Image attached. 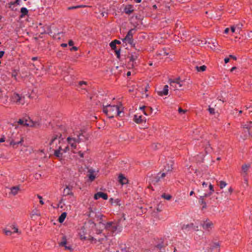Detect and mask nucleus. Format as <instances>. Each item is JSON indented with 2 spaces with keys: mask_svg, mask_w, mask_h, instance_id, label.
Masks as SVG:
<instances>
[{
  "mask_svg": "<svg viewBox=\"0 0 252 252\" xmlns=\"http://www.w3.org/2000/svg\"><path fill=\"white\" fill-rule=\"evenodd\" d=\"M81 136H83L82 133H73L68 137L67 138V141L68 145L63 148V153H66L71 150L73 153H75L74 150L77 148V143H79L81 142L82 140Z\"/></svg>",
  "mask_w": 252,
  "mask_h": 252,
  "instance_id": "f257e3e1",
  "label": "nucleus"
},
{
  "mask_svg": "<svg viewBox=\"0 0 252 252\" xmlns=\"http://www.w3.org/2000/svg\"><path fill=\"white\" fill-rule=\"evenodd\" d=\"M103 111L109 118H112L115 116L122 117L123 116V112L120 110V107L116 105H103Z\"/></svg>",
  "mask_w": 252,
  "mask_h": 252,
  "instance_id": "f03ea898",
  "label": "nucleus"
},
{
  "mask_svg": "<svg viewBox=\"0 0 252 252\" xmlns=\"http://www.w3.org/2000/svg\"><path fill=\"white\" fill-rule=\"evenodd\" d=\"M60 143L59 137L56 136L54 137L50 142V149H52L54 152L55 155L58 157L62 156L63 153V149L62 146L58 145Z\"/></svg>",
  "mask_w": 252,
  "mask_h": 252,
  "instance_id": "7ed1b4c3",
  "label": "nucleus"
},
{
  "mask_svg": "<svg viewBox=\"0 0 252 252\" xmlns=\"http://www.w3.org/2000/svg\"><path fill=\"white\" fill-rule=\"evenodd\" d=\"M99 223H102L104 225V228L108 231H110L112 234H116L120 232L122 230V227L119 224L115 222H108L104 224L100 221Z\"/></svg>",
  "mask_w": 252,
  "mask_h": 252,
  "instance_id": "20e7f679",
  "label": "nucleus"
},
{
  "mask_svg": "<svg viewBox=\"0 0 252 252\" xmlns=\"http://www.w3.org/2000/svg\"><path fill=\"white\" fill-rule=\"evenodd\" d=\"M242 128L244 131L248 130V133L244 134L243 135H240L241 138L245 140L251 137V130L252 128V122H247L246 124L242 125Z\"/></svg>",
  "mask_w": 252,
  "mask_h": 252,
  "instance_id": "39448f33",
  "label": "nucleus"
},
{
  "mask_svg": "<svg viewBox=\"0 0 252 252\" xmlns=\"http://www.w3.org/2000/svg\"><path fill=\"white\" fill-rule=\"evenodd\" d=\"M11 100L18 105H23L25 103V97L20 96L19 94L17 93H14L13 94V95L11 96Z\"/></svg>",
  "mask_w": 252,
  "mask_h": 252,
  "instance_id": "423d86ee",
  "label": "nucleus"
},
{
  "mask_svg": "<svg viewBox=\"0 0 252 252\" xmlns=\"http://www.w3.org/2000/svg\"><path fill=\"white\" fill-rule=\"evenodd\" d=\"M18 124L20 125L27 126H34V123L30 119H20L18 121Z\"/></svg>",
  "mask_w": 252,
  "mask_h": 252,
  "instance_id": "0eeeda50",
  "label": "nucleus"
},
{
  "mask_svg": "<svg viewBox=\"0 0 252 252\" xmlns=\"http://www.w3.org/2000/svg\"><path fill=\"white\" fill-rule=\"evenodd\" d=\"M170 84L171 86H173V84H177L178 89L183 86H186V82L185 80H181L179 78H176L174 80H170Z\"/></svg>",
  "mask_w": 252,
  "mask_h": 252,
  "instance_id": "6e6552de",
  "label": "nucleus"
},
{
  "mask_svg": "<svg viewBox=\"0 0 252 252\" xmlns=\"http://www.w3.org/2000/svg\"><path fill=\"white\" fill-rule=\"evenodd\" d=\"M200 224L202 225L204 229L208 231H209L210 229H211L213 227V223L211 221L207 220L201 221Z\"/></svg>",
  "mask_w": 252,
  "mask_h": 252,
  "instance_id": "1a4fd4ad",
  "label": "nucleus"
},
{
  "mask_svg": "<svg viewBox=\"0 0 252 252\" xmlns=\"http://www.w3.org/2000/svg\"><path fill=\"white\" fill-rule=\"evenodd\" d=\"M166 175L165 172H163L161 174H158L156 176L154 177L152 179V182L154 184H156L159 182H160L161 180Z\"/></svg>",
  "mask_w": 252,
  "mask_h": 252,
  "instance_id": "9d476101",
  "label": "nucleus"
},
{
  "mask_svg": "<svg viewBox=\"0 0 252 252\" xmlns=\"http://www.w3.org/2000/svg\"><path fill=\"white\" fill-rule=\"evenodd\" d=\"M123 41L125 42H127L129 43L132 47L135 48L136 50H137V48L135 47V44L134 43L133 38L132 37L129 36L126 34V36L123 39Z\"/></svg>",
  "mask_w": 252,
  "mask_h": 252,
  "instance_id": "9b49d317",
  "label": "nucleus"
},
{
  "mask_svg": "<svg viewBox=\"0 0 252 252\" xmlns=\"http://www.w3.org/2000/svg\"><path fill=\"white\" fill-rule=\"evenodd\" d=\"M173 162L171 160H170L166 164V166H164V168L163 169L164 172L166 173V175L168 173L171 171L173 169Z\"/></svg>",
  "mask_w": 252,
  "mask_h": 252,
  "instance_id": "f8f14e48",
  "label": "nucleus"
},
{
  "mask_svg": "<svg viewBox=\"0 0 252 252\" xmlns=\"http://www.w3.org/2000/svg\"><path fill=\"white\" fill-rule=\"evenodd\" d=\"M99 198H102L104 200H107L108 199V196L107 194L105 193L102 192H98L94 194V198L96 200Z\"/></svg>",
  "mask_w": 252,
  "mask_h": 252,
  "instance_id": "ddd939ff",
  "label": "nucleus"
},
{
  "mask_svg": "<svg viewBox=\"0 0 252 252\" xmlns=\"http://www.w3.org/2000/svg\"><path fill=\"white\" fill-rule=\"evenodd\" d=\"M139 55L137 53L134 52L130 56L129 64L132 66L134 65V62L138 58Z\"/></svg>",
  "mask_w": 252,
  "mask_h": 252,
  "instance_id": "4468645a",
  "label": "nucleus"
},
{
  "mask_svg": "<svg viewBox=\"0 0 252 252\" xmlns=\"http://www.w3.org/2000/svg\"><path fill=\"white\" fill-rule=\"evenodd\" d=\"M158 93L160 96L167 95L168 94V86L167 85H164L163 89L162 90L158 91Z\"/></svg>",
  "mask_w": 252,
  "mask_h": 252,
  "instance_id": "2eb2a0df",
  "label": "nucleus"
},
{
  "mask_svg": "<svg viewBox=\"0 0 252 252\" xmlns=\"http://www.w3.org/2000/svg\"><path fill=\"white\" fill-rule=\"evenodd\" d=\"M140 109L143 111V113L145 115H149L152 113L153 109L150 107H146L144 106L140 107Z\"/></svg>",
  "mask_w": 252,
  "mask_h": 252,
  "instance_id": "dca6fc26",
  "label": "nucleus"
},
{
  "mask_svg": "<svg viewBox=\"0 0 252 252\" xmlns=\"http://www.w3.org/2000/svg\"><path fill=\"white\" fill-rule=\"evenodd\" d=\"M134 120L136 123H141L145 121V119L141 115H135L134 116Z\"/></svg>",
  "mask_w": 252,
  "mask_h": 252,
  "instance_id": "f3484780",
  "label": "nucleus"
},
{
  "mask_svg": "<svg viewBox=\"0 0 252 252\" xmlns=\"http://www.w3.org/2000/svg\"><path fill=\"white\" fill-rule=\"evenodd\" d=\"M73 195L71 192V189L68 187L66 186L65 189L63 191V196L72 195Z\"/></svg>",
  "mask_w": 252,
  "mask_h": 252,
  "instance_id": "a211bd4d",
  "label": "nucleus"
},
{
  "mask_svg": "<svg viewBox=\"0 0 252 252\" xmlns=\"http://www.w3.org/2000/svg\"><path fill=\"white\" fill-rule=\"evenodd\" d=\"M23 142V137L20 136V140L19 141H16L14 140H12L10 142V145L14 147L15 145H18L19 144H22Z\"/></svg>",
  "mask_w": 252,
  "mask_h": 252,
  "instance_id": "6ab92c4d",
  "label": "nucleus"
},
{
  "mask_svg": "<svg viewBox=\"0 0 252 252\" xmlns=\"http://www.w3.org/2000/svg\"><path fill=\"white\" fill-rule=\"evenodd\" d=\"M133 11V6L131 5H128L126 6L124 9V12L127 14H130Z\"/></svg>",
  "mask_w": 252,
  "mask_h": 252,
  "instance_id": "aec40b11",
  "label": "nucleus"
},
{
  "mask_svg": "<svg viewBox=\"0 0 252 252\" xmlns=\"http://www.w3.org/2000/svg\"><path fill=\"white\" fill-rule=\"evenodd\" d=\"M119 181L121 184L124 185L127 183V180L123 175H120L119 176Z\"/></svg>",
  "mask_w": 252,
  "mask_h": 252,
  "instance_id": "412c9836",
  "label": "nucleus"
},
{
  "mask_svg": "<svg viewBox=\"0 0 252 252\" xmlns=\"http://www.w3.org/2000/svg\"><path fill=\"white\" fill-rule=\"evenodd\" d=\"M250 167V164H244L242 166V169L244 176L247 175V172Z\"/></svg>",
  "mask_w": 252,
  "mask_h": 252,
  "instance_id": "4be33fe9",
  "label": "nucleus"
},
{
  "mask_svg": "<svg viewBox=\"0 0 252 252\" xmlns=\"http://www.w3.org/2000/svg\"><path fill=\"white\" fill-rule=\"evenodd\" d=\"M19 72V70L18 69H13L11 72V76L14 78L15 80H17V76Z\"/></svg>",
  "mask_w": 252,
  "mask_h": 252,
  "instance_id": "5701e85b",
  "label": "nucleus"
},
{
  "mask_svg": "<svg viewBox=\"0 0 252 252\" xmlns=\"http://www.w3.org/2000/svg\"><path fill=\"white\" fill-rule=\"evenodd\" d=\"M20 12L21 13V15L20 17L23 18L25 15H27L28 14V10L26 7H22L20 10Z\"/></svg>",
  "mask_w": 252,
  "mask_h": 252,
  "instance_id": "b1692460",
  "label": "nucleus"
},
{
  "mask_svg": "<svg viewBox=\"0 0 252 252\" xmlns=\"http://www.w3.org/2000/svg\"><path fill=\"white\" fill-rule=\"evenodd\" d=\"M194 68L197 70L198 72L204 71L206 69V66L204 65L198 66V65H195Z\"/></svg>",
  "mask_w": 252,
  "mask_h": 252,
  "instance_id": "393cba45",
  "label": "nucleus"
},
{
  "mask_svg": "<svg viewBox=\"0 0 252 252\" xmlns=\"http://www.w3.org/2000/svg\"><path fill=\"white\" fill-rule=\"evenodd\" d=\"M66 217V213H65V212L63 213L58 219L60 223H62Z\"/></svg>",
  "mask_w": 252,
  "mask_h": 252,
  "instance_id": "a878e982",
  "label": "nucleus"
},
{
  "mask_svg": "<svg viewBox=\"0 0 252 252\" xmlns=\"http://www.w3.org/2000/svg\"><path fill=\"white\" fill-rule=\"evenodd\" d=\"M120 41H119V40H115L112 41L110 43V46L112 49H115L116 47V44H120Z\"/></svg>",
  "mask_w": 252,
  "mask_h": 252,
  "instance_id": "bb28decb",
  "label": "nucleus"
},
{
  "mask_svg": "<svg viewBox=\"0 0 252 252\" xmlns=\"http://www.w3.org/2000/svg\"><path fill=\"white\" fill-rule=\"evenodd\" d=\"M19 190V188L18 186L13 187L11 188V193L13 195H16Z\"/></svg>",
  "mask_w": 252,
  "mask_h": 252,
  "instance_id": "cd10ccee",
  "label": "nucleus"
},
{
  "mask_svg": "<svg viewBox=\"0 0 252 252\" xmlns=\"http://www.w3.org/2000/svg\"><path fill=\"white\" fill-rule=\"evenodd\" d=\"M66 244V240L64 236L63 237V241L60 243V245L61 246H64L65 247L66 249H69V248L65 246V245Z\"/></svg>",
  "mask_w": 252,
  "mask_h": 252,
  "instance_id": "c85d7f7f",
  "label": "nucleus"
},
{
  "mask_svg": "<svg viewBox=\"0 0 252 252\" xmlns=\"http://www.w3.org/2000/svg\"><path fill=\"white\" fill-rule=\"evenodd\" d=\"M220 245L219 242H214L213 243L211 246V249L212 250H214L216 249H218L220 247Z\"/></svg>",
  "mask_w": 252,
  "mask_h": 252,
  "instance_id": "c756f323",
  "label": "nucleus"
},
{
  "mask_svg": "<svg viewBox=\"0 0 252 252\" xmlns=\"http://www.w3.org/2000/svg\"><path fill=\"white\" fill-rule=\"evenodd\" d=\"M89 174L88 175V177L89 179L92 181L95 179V176L94 174V172L91 170H89Z\"/></svg>",
  "mask_w": 252,
  "mask_h": 252,
  "instance_id": "7c9ffc66",
  "label": "nucleus"
},
{
  "mask_svg": "<svg viewBox=\"0 0 252 252\" xmlns=\"http://www.w3.org/2000/svg\"><path fill=\"white\" fill-rule=\"evenodd\" d=\"M87 84V82L80 81L79 82V86L80 87V88L82 89H83V90H86V87L85 86H86Z\"/></svg>",
  "mask_w": 252,
  "mask_h": 252,
  "instance_id": "2f4dec72",
  "label": "nucleus"
},
{
  "mask_svg": "<svg viewBox=\"0 0 252 252\" xmlns=\"http://www.w3.org/2000/svg\"><path fill=\"white\" fill-rule=\"evenodd\" d=\"M235 26L237 29V32L239 33L241 31V29H242V28L243 27L242 23H239L238 24L235 25Z\"/></svg>",
  "mask_w": 252,
  "mask_h": 252,
  "instance_id": "473e14b6",
  "label": "nucleus"
},
{
  "mask_svg": "<svg viewBox=\"0 0 252 252\" xmlns=\"http://www.w3.org/2000/svg\"><path fill=\"white\" fill-rule=\"evenodd\" d=\"M221 189L224 188L227 185V183L224 181H220L218 184Z\"/></svg>",
  "mask_w": 252,
  "mask_h": 252,
  "instance_id": "72a5a7b5",
  "label": "nucleus"
},
{
  "mask_svg": "<svg viewBox=\"0 0 252 252\" xmlns=\"http://www.w3.org/2000/svg\"><path fill=\"white\" fill-rule=\"evenodd\" d=\"M161 197L167 200H170L171 198V196L170 195L165 194V193L162 194Z\"/></svg>",
  "mask_w": 252,
  "mask_h": 252,
  "instance_id": "f704fd0d",
  "label": "nucleus"
},
{
  "mask_svg": "<svg viewBox=\"0 0 252 252\" xmlns=\"http://www.w3.org/2000/svg\"><path fill=\"white\" fill-rule=\"evenodd\" d=\"M211 195V193H204L203 195L200 196V200H204L205 198Z\"/></svg>",
  "mask_w": 252,
  "mask_h": 252,
  "instance_id": "c9c22d12",
  "label": "nucleus"
},
{
  "mask_svg": "<svg viewBox=\"0 0 252 252\" xmlns=\"http://www.w3.org/2000/svg\"><path fill=\"white\" fill-rule=\"evenodd\" d=\"M4 233L5 234V235L9 236L11 235L13 233V232L12 230H11L10 229H6L4 230Z\"/></svg>",
  "mask_w": 252,
  "mask_h": 252,
  "instance_id": "e433bc0d",
  "label": "nucleus"
},
{
  "mask_svg": "<svg viewBox=\"0 0 252 252\" xmlns=\"http://www.w3.org/2000/svg\"><path fill=\"white\" fill-rule=\"evenodd\" d=\"M134 32H135V30L134 29H132L128 31L127 34L132 37L134 33Z\"/></svg>",
  "mask_w": 252,
  "mask_h": 252,
  "instance_id": "4c0bfd02",
  "label": "nucleus"
},
{
  "mask_svg": "<svg viewBox=\"0 0 252 252\" xmlns=\"http://www.w3.org/2000/svg\"><path fill=\"white\" fill-rule=\"evenodd\" d=\"M11 229H10V230H12L13 233L19 232L18 229L17 227H15V226H11Z\"/></svg>",
  "mask_w": 252,
  "mask_h": 252,
  "instance_id": "58836bf2",
  "label": "nucleus"
},
{
  "mask_svg": "<svg viewBox=\"0 0 252 252\" xmlns=\"http://www.w3.org/2000/svg\"><path fill=\"white\" fill-rule=\"evenodd\" d=\"M209 189L210 190V192L209 193H211V195H212L213 192L214 191V186L211 183H209Z\"/></svg>",
  "mask_w": 252,
  "mask_h": 252,
  "instance_id": "ea45409f",
  "label": "nucleus"
},
{
  "mask_svg": "<svg viewBox=\"0 0 252 252\" xmlns=\"http://www.w3.org/2000/svg\"><path fill=\"white\" fill-rule=\"evenodd\" d=\"M187 111V110H184L182 109L181 107L178 108V112L181 114H185Z\"/></svg>",
  "mask_w": 252,
  "mask_h": 252,
  "instance_id": "a19ab883",
  "label": "nucleus"
},
{
  "mask_svg": "<svg viewBox=\"0 0 252 252\" xmlns=\"http://www.w3.org/2000/svg\"><path fill=\"white\" fill-rule=\"evenodd\" d=\"M208 110L211 114H215V110L214 108L210 107L208 109Z\"/></svg>",
  "mask_w": 252,
  "mask_h": 252,
  "instance_id": "79ce46f5",
  "label": "nucleus"
},
{
  "mask_svg": "<svg viewBox=\"0 0 252 252\" xmlns=\"http://www.w3.org/2000/svg\"><path fill=\"white\" fill-rule=\"evenodd\" d=\"M211 43L212 44L213 47H211V48L213 49L214 48H215L217 46V45L218 44V43L216 42V40L211 41Z\"/></svg>",
  "mask_w": 252,
  "mask_h": 252,
  "instance_id": "37998d69",
  "label": "nucleus"
},
{
  "mask_svg": "<svg viewBox=\"0 0 252 252\" xmlns=\"http://www.w3.org/2000/svg\"><path fill=\"white\" fill-rule=\"evenodd\" d=\"M159 146L160 144H154L153 145L152 147L154 149L156 150L158 148V146Z\"/></svg>",
  "mask_w": 252,
  "mask_h": 252,
  "instance_id": "c03bdc74",
  "label": "nucleus"
},
{
  "mask_svg": "<svg viewBox=\"0 0 252 252\" xmlns=\"http://www.w3.org/2000/svg\"><path fill=\"white\" fill-rule=\"evenodd\" d=\"M37 196L40 200V201H39L40 203L42 205L44 204V202L42 200V197L39 195H37Z\"/></svg>",
  "mask_w": 252,
  "mask_h": 252,
  "instance_id": "a18cd8bd",
  "label": "nucleus"
},
{
  "mask_svg": "<svg viewBox=\"0 0 252 252\" xmlns=\"http://www.w3.org/2000/svg\"><path fill=\"white\" fill-rule=\"evenodd\" d=\"M231 31L232 32H235L236 31H237V29L235 26H233L231 27Z\"/></svg>",
  "mask_w": 252,
  "mask_h": 252,
  "instance_id": "49530a36",
  "label": "nucleus"
},
{
  "mask_svg": "<svg viewBox=\"0 0 252 252\" xmlns=\"http://www.w3.org/2000/svg\"><path fill=\"white\" fill-rule=\"evenodd\" d=\"M20 0H16L15 1H14V2H11L10 4L20 5Z\"/></svg>",
  "mask_w": 252,
  "mask_h": 252,
  "instance_id": "de8ad7c7",
  "label": "nucleus"
},
{
  "mask_svg": "<svg viewBox=\"0 0 252 252\" xmlns=\"http://www.w3.org/2000/svg\"><path fill=\"white\" fill-rule=\"evenodd\" d=\"M95 217H96L98 220L99 219L100 220H101L102 219V217H103V215H101L100 214V215H95Z\"/></svg>",
  "mask_w": 252,
  "mask_h": 252,
  "instance_id": "09e8293b",
  "label": "nucleus"
},
{
  "mask_svg": "<svg viewBox=\"0 0 252 252\" xmlns=\"http://www.w3.org/2000/svg\"><path fill=\"white\" fill-rule=\"evenodd\" d=\"M202 187H203V188H206V187H207V186H208V183H206V182H203L202 183Z\"/></svg>",
  "mask_w": 252,
  "mask_h": 252,
  "instance_id": "8fccbe9b",
  "label": "nucleus"
},
{
  "mask_svg": "<svg viewBox=\"0 0 252 252\" xmlns=\"http://www.w3.org/2000/svg\"><path fill=\"white\" fill-rule=\"evenodd\" d=\"M157 210L158 212H160L162 210L161 206H160L159 205H158V206L157 207Z\"/></svg>",
  "mask_w": 252,
  "mask_h": 252,
  "instance_id": "3c124183",
  "label": "nucleus"
},
{
  "mask_svg": "<svg viewBox=\"0 0 252 252\" xmlns=\"http://www.w3.org/2000/svg\"><path fill=\"white\" fill-rule=\"evenodd\" d=\"M78 153H79V155L80 158H83V157H84V154H83V153L81 152V151H79L78 152Z\"/></svg>",
  "mask_w": 252,
  "mask_h": 252,
  "instance_id": "603ef678",
  "label": "nucleus"
},
{
  "mask_svg": "<svg viewBox=\"0 0 252 252\" xmlns=\"http://www.w3.org/2000/svg\"><path fill=\"white\" fill-rule=\"evenodd\" d=\"M94 213L92 211L90 212V214L89 215V217L90 218H93V215Z\"/></svg>",
  "mask_w": 252,
  "mask_h": 252,
  "instance_id": "864d4df0",
  "label": "nucleus"
},
{
  "mask_svg": "<svg viewBox=\"0 0 252 252\" xmlns=\"http://www.w3.org/2000/svg\"><path fill=\"white\" fill-rule=\"evenodd\" d=\"M74 43H73V41L71 40H69V42H68V45L71 46H72L73 45Z\"/></svg>",
  "mask_w": 252,
  "mask_h": 252,
  "instance_id": "5fc2aeb1",
  "label": "nucleus"
},
{
  "mask_svg": "<svg viewBox=\"0 0 252 252\" xmlns=\"http://www.w3.org/2000/svg\"><path fill=\"white\" fill-rule=\"evenodd\" d=\"M5 141V137L3 136L0 138V143H2Z\"/></svg>",
  "mask_w": 252,
  "mask_h": 252,
  "instance_id": "6e6d98bb",
  "label": "nucleus"
},
{
  "mask_svg": "<svg viewBox=\"0 0 252 252\" xmlns=\"http://www.w3.org/2000/svg\"><path fill=\"white\" fill-rule=\"evenodd\" d=\"M4 54V52L3 51H0V59L2 58V57L3 56Z\"/></svg>",
  "mask_w": 252,
  "mask_h": 252,
  "instance_id": "4d7b16f0",
  "label": "nucleus"
},
{
  "mask_svg": "<svg viewBox=\"0 0 252 252\" xmlns=\"http://www.w3.org/2000/svg\"><path fill=\"white\" fill-rule=\"evenodd\" d=\"M116 54L117 55V57H119L120 55V50L116 51Z\"/></svg>",
  "mask_w": 252,
  "mask_h": 252,
  "instance_id": "13d9d810",
  "label": "nucleus"
},
{
  "mask_svg": "<svg viewBox=\"0 0 252 252\" xmlns=\"http://www.w3.org/2000/svg\"><path fill=\"white\" fill-rule=\"evenodd\" d=\"M161 55L166 56L168 54V53H167L165 51L163 50V53L160 54Z\"/></svg>",
  "mask_w": 252,
  "mask_h": 252,
  "instance_id": "bf43d9fd",
  "label": "nucleus"
},
{
  "mask_svg": "<svg viewBox=\"0 0 252 252\" xmlns=\"http://www.w3.org/2000/svg\"><path fill=\"white\" fill-rule=\"evenodd\" d=\"M229 58H230L234 60H236V57L233 55H229Z\"/></svg>",
  "mask_w": 252,
  "mask_h": 252,
  "instance_id": "052dcab7",
  "label": "nucleus"
},
{
  "mask_svg": "<svg viewBox=\"0 0 252 252\" xmlns=\"http://www.w3.org/2000/svg\"><path fill=\"white\" fill-rule=\"evenodd\" d=\"M211 148L209 146L208 147H206L205 150L207 153L209 152L210 151Z\"/></svg>",
  "mask_w": 252,
  "mask_h": 252,
  "instance_id": "680f3d73",
  "label": "nucleus"
},
{
  "mask_svg": "<svg viewBox=\"0 0 252 252\" xmlns=\"http://www.w3.org/2000/svg\"><path fill=\"white\" fill-rule=\"evenodd\" d=\"M229 28H226V29H225V30H224V33H228V32H229Z\"/></svg>",
  "mask_w": 252,
  "mask_h": 252,
  "instance_id": "e2e57ef3",
  "label": "nucleus"
},
{
  "mask_svg": "<svg viewBox=\"0 0 252 252\" xmlns=\"http://www.w3.org/2000/svg\"><path fill=\"white\" fill-rule=\"evenodd\" d=\"M232 192V189L231 188H230L229 189H228V193H229V194H230L231 193V192Z\"/></svg>",
  "mask_w": 252,
  "mask_h": 252,
  "instance_id": "0e129e2a",
  "label": "nucleus"
},
{
  "mask_svg": "<svg viewBox=\"0 0 252 252\" xmlns=\"http://www.w3.org/2000/svg\"><path fill=\"white\" fill-rule=\"evenodd\" d=\"M229 58H225L224 59V62L225 63H227L229 62Z\"/></svg>",
  "mask_w": 252,
  "mask_h": 252,
  "instance_id": "69168bd1",
  "label": "nucleus"
},
{
  "mask_svg": "<svg viewBox=\"0 0 252 252\" xmlns=\"http://www.w3.org/2000/svg\"><path fill=\"white\" fill-rule=\"evenodd\" d=\"M77 50V48L75 46H74L72 48L70 49L71 51H72V50L76 51Z\"/></svg>",
  "mask_w": 252,
  "mask_h": 252,
  "instance_id": "338daca9",
  "label": "nucleus"
},
{
  "mask_svg": "<svg viewBox=\"0 0 252 252\" xmlns=\"http://www.w3.org/2000/svg\"><path fill=\"white\" fill-rule=\"evenodd\" d=\"M172 87H174L175 89H178V87L177 86V84H173V86Z\"/></svg>",
  "mask_w": 252,
  "mask_h": 252,
  "instance_id": "774afa93",
  "label": "nucleus"
}]
</instances>
